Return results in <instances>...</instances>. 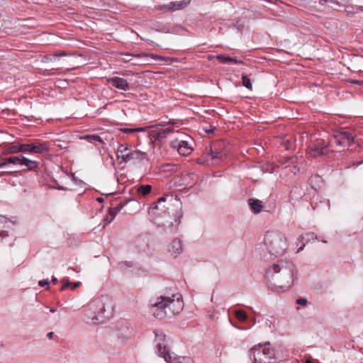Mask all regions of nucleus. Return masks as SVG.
Instances as JSON below:
<instances>
[{
    "label": "nucleus",
    "mask_w": 363,
    "mask_h": 363,
    "mask_svg": "<svg viewBox=\"0 0 363 363\" xmlns=\"http://www.w3.org/2000/svg\"><path fill=\"white\" fill-rule=\"evenodd\" d=\"M295 266L289 260L280 259L267 269L264 279L272 290H287L294 282Z\"/></svg>",
    "instance_id": "1"
},
{
    "label": "nucleus",
    "mask_w": 363,
    "mask_h": 363,
    "mask_svg": "<svg viewBox=\"0 0 363 363\" xmlns=\"http://www.w3.org/2000/svg\"><path fill=\"white\" fill-rule=\"evenodd\" d=\"M264 247L265 250L262 249L261 255L264 259L267 253L275 257L282 255L288 247L287 238L284 234L279 231H267L264 238V242L261 247Z\"/></svg>",
    "instance_id": "2"
},
{
    "label": "nucleus",
    "mask_w": 363,
    "mask_h": 363,
    "mask_svg": "<svg viewBox=\"0 0 363 363\" xmlns=\"http://www.w3.org/2000/svg\"><path fill=\"white\" fill-rule=\"evenodd\" d=\"M111 305L106 296H101L91 301L84 308L85 320L89 324L103 323L108 320L106 308Z\"/></svg>",
    "instance_id": "3"
},
{
    "label": "nucleus",
    "mask_w": 363,
    "mask_h": 363,
    "mask_svg": "<svg viewBox=\"0 0 363 363\" xmlns=\"http://www.w3.org/2000/svg\"><path fill=\"white\" fill-rule=\"evenodd\" d=\"M174 296V294L172 297L160 296L157 301L152 305V315L159 319L175 315L176 312L173 308L175 304Z\"/></svg>",
    "instance_id": "4"
},
{
    "label": "nucleus",
    "mask_w": 363,
    "mask_h": 363,
    "mask_svg": "<svg viewBox=\"0 0 363 363\" xmlns=\"http://www.w3.org/2000/svg\"><path fill=\"white\" fill-rule=\"evenodd\" d=\"M155 334L158 354L162 357L167 363H194L189 357H179L172 359L166 348V335L160 330L155 331Z\"/></svg>",
    "instance_id": "5"
},
{
    "label": "nucleus",
    "mask_w": 363,
    "mask_h": 363,
    "mask_svg": "<svg viewBox=\"0 0 363 363\" xmlns=\"http://www.w3.org/2000/svg\"><path fill=\"white\" fill-rule=\"evenodd\" d=\"M249 355L254 363H271V360L275 356V352L270 343L267 342L252 347Z\"/></svg>",
    "instance_id": "6"
},
{
    "label": "nucleus",
    "mask_w": 363,
    "mask_h": 363,
    "mask_svg": "<svg viewBox=\"0 0 363 363\" xmlns=\"http://www.w3.org/2000/svg\"><path fill=\"white\" fill-rule=\"evenodd\" d=\"M117 159L121 160L120 164L132 162L135 163L147 158V153L140 150H132L127 145H120L117 149Z\"/></svg>",
    "instance_id": "7"
},
{
    "label": "nucleus",
    "mask_w": 363,
    "mask_h": 363,
    "mask_svg": "<svg viewBox=\"0 0 363 363\" xmlns=\"http://www.w3.org/2000/svg\"><path fill=\"white\" fill-rule=\"evenodd\" d=\"M354 143V136L347 131H340L333 134L330 140V147H340L345 148Z\"/></svg>",
    "instance_id": "8"
},
{
    "label": "nucleus",
    "mask_w": 363,
    "mask_h": 363,
    "mask_svg": "<svg viewBox=\"0 0 363 363\" xmlns=\"http://www.w3.org/2000/svg\"><path fill=\"white\" fill-rule=\"evenodd\" d=\"M23 153L43 154L50 151V142L34 140L30 143H23Z\"/></svg>",
    "instance_id": "9"
},
{
    "label": "nucleus",
    "mask_w": 363,
    "mask_h": 363,
    "mask_svg": "<svg viewBox=\"0 0 363 363\" xmlns=\"http://www.w3.org/2000/svg\"><path fill=\"white\" fill-rule=\"evenodd\" d=\"M218 143L212 144L209 148L206 147L205 150V155L211 157V160H223L226 157V154L224 152L218 150Z\"/></svg>",
    "instance_id": "10"
},
{
    "label": "nucleus",
    "mask_w": 363,
    "mask_h": 363,
    "mask_svg": "<svg viewBox=\"0 0 363 363\" xmlns=\"http://www.w3.org/2000/svg\"><path fill=\"white\" fill-rule=\"evenodd\" d=\"M172 147L174 148H176L178 151V152L181 155L186 156L191 154L192 151V147L189 145L187 141L185 140H174L172 143Z\"/></svg>",
    "instance_id": "11"
},
{
    "label": "nucleus",
    "mask_w": 363,
    "mask_h": 363,
    "mask_svg": "<svg viewBox=\"0 0 363 363\" xmlns=\"http://www.w3.org/2000/svg\"><path fill=\"white\" fill-rule=\"evenodd\" d=\"M107 82L111 84L113 87L121 89L123 91H128L130 89V85L125 79L113 77L107 79Z\"/></svg>",
    "instance_id": "12"
},
{
    "label": "nucleus",
    "mask_w": 363,
    "mask_h": 363,
    "mask_svg": "<svg viewBox=\"0 0 363 363\" xmlns=\"http://www.w3.org/2000/svg\"><path fill=\"white\" fill-rule=\"evenodd\" d=\"M172 132V129L170 128H167L161 130H154L151 131L150 137L155 140L164 142L167 138V135Z\"/></svg>",
    "instance_id": "13"
},
{
    "label": "nucleus",
    "mask_w": 363,
    "mask_h": 363,
    "mask_svg": "<svg viewBox=\"0 0 363 363\" xmlns=\"http://www.w3.org/2000/svg\"><path fill=\"white\" fill-rule=\"evenodd\" d=\"M190 3V1H181L179 2H170L168 5L162 6V9H164L165 11H176L183 9L186 7Z\"/></svg>",
    "instance_id": "14"
},
{
    "label": "nucleus",
    "mask_w": 363,
    "mask_h": 363,
    "mask_svg": "<svg viewBox=\"0 0 363 363\" xmlns=\"http://www.w3.org/2000/svg\"><path fill=\"white\" fill-rule=\"evenodd\" d=\"M168 251L177 257L182 252V242L179 239H174L168 246Z\"/></svg>",
    "instance_id": "15"
},
{
    "label": "nucleus",
    "mask_w": 363,
    "mask_h": 363,
    "mask_svg": "<svg viewBox=\"0 0 363 363\" xmlns=\"http://www.w3.org/2000/svg\"><path fill=\"white\" fill-rule=\"evenodd\" d=\"M9 222L7 219L0 216V240H3L4 239L9 238V232L7 230L9 228Z\"/></svg>",
    "instance_id": "16"
},
{
    "label": "nucleus",
    "mask_w": 363,
    "mask_h": 363,
    "mask_svg": "<svg viewBox=\"0 0 363 363\" xmlns=\"http://www.w3.org/2000/svg\"><path fill=\"white\" fill-rule=\"evenodd\" d=\"M135 56L137 57H150L155 60H160L164 61L165 62L177 61V58L160 56V55H157L154 53H148V54L140 53V54L136 55Z\"/></svg>",
    "instance_id": "17"
},
{
    "label": "nucleus",
    "mask_w": 363,
    "mask_h": 363,
    "mask_svg": "<svg viewBox=\"0 0 363 363\" xmlns=\"http://www.w3.org/2000/svg\"><path fill=\"white\" fill-rule=\"evenodd\" d=\"M23 155L11 156L1 160L0 162V168L5 167L7 164H21Z\"/></svg>",
    "instance_id": "18"
},
{
    "label": "nucleus",
    "mask_w": 363,
    "mask_h": 363,
    "mask_svg": "<svg viewBox=\"0 0 363 363\" xmlns=\"http://www.w3.org/2000/svg\"><path fill=\"white\" fill-rule=\"evenodd\" d=\"M22 144L21 143H11L4 149V152L8 154L23 152Z\"/></svg>",
    "instance_id": "19"
},
{
    "label": "nucleus",
    "mask_w": 363,
    "mask_h": 363,
    "mask_svg": "<svg viewBox=\"0 0 363 363\" xmlns=\"http://www.w3.org/2000/svg\"><path fill=\"white\" fill-rule=\"evenodd\" d=\"M248 203L255 213H258L262 211V204L261 201L255 199H248Z\"/></svg>",
    "instance_id": "20"
},
{
    "label": "nucleus",
    "mask_w": 363,
    "mask_h": 363,
    "mask_svg": "<svg viewBox=\"0 0 363 363\" xmlns=\"http://www.w3.org/2000/svg\"><path fill=\"white\" fill-rule=\"evenodd\" d=\"M216 59L220 63H223V64H226V63H229V62H232L234 64L242 63V60H239L237 58L229 57V56H224V55H216Z\"/></svg>",
    "instance_id": "21"
},
{
    "label": "nucleus",
    "mask_w": 363,
    "mask_h": 363,
    "mask_svg": "<svg viewBox=\"0 0 363 363\" xmlns=\"http://www.w3.org/2000/svg\"><path fill=\"white\" fill-rule=\"evenodd\" d=\"M182 216H183V212L182 211V208H180L179 211H177V213L175 214V217H176L174 218L175 224L171 223V224L167 228L169 229V231L172 232V233L176 231L178 225L180 223V219L182 217Z\"/></svg>",
    "instance_id": "22"
},
{
    "label": "nucleus",
    "mask_w": 363,
    "mask_h": 363,
    "mask_svg": "<svg viewBox=\"0 0 363 363\" xmlns=\"http://www.w3.org/2000/svg\"><path fill=\"white\" fill-rule=\"evenodd\" d=\"M22 162L21 165L27 167V170H33L39 166V162L35 160H30L24 156L21 158Z\"/></svg>",
    "instance_id": "23"
},
{
    "label": "nucleus",
    "mask_w": 363,
    "mask_h": 363,
    "mask_svg": "<svg viewBox=\"0 0 363 363\" xmlns=\"http://www.w3.org/2000/svg\"><path fill=\"white\" fill-rule=\"evenodd\" d=\"M308 148V154L313 157L325 155V152H321L320 149L315 145V143L311 144Z\"/></svg>",
    "instance_id": "24"
},
{
    "label": "nucleus",
    "mask_w": 363,
    "mask_h": 363,
    "mask_svg": "<svg viewBox=\"0 0 363 363\" xmlns=\"http://www.w3.org/2000/svg\"><path fill=\"white\" fill-rule=\"evenodd\" d=\"M128 203V201H124V202H121L119 203L118 204H117L116 206L115 207H113V208H109L108 209V213L111 216H112V218H115L117 212L120 211L123 207L124 206Z\"/></svg>",
    "instance_id": "25"
},
{
    "label": "nucleus",
    "mask_w": 363,
    "mask_h": 363,
    "mask_svg": "<svg viewBox=\"0 0 363 363\" xmlns=\"http://www.w3.org/2000/svg\"><path fill=\"white\" fill-rule=\"evenodd\" d=\"M235 315L236 318L240 322H246L248 316L247 313L243 310H236L235 311Z\"/></svg>",
    "instance_id": "26"
},
{
    "label": "nucleus",
    "mask_w": 363,
    "mask_h": 363,
    "mask_svg": "<svg viewBox=\"0 0 363 363\" xmlns=\"http://www.w3.org/2000/svg\"><path fill=\"white\" fill-rule=\"evenodd\" d=\"M152 186L150 185H141L138 188V193L142 196H146L150 193Z\"/></svg>",
    "instance_id": "27"
},
{
    "label": "nucleus",
    "mask_w": 363,
    "mask_h": 363,
    "mask_svg": "<svg viewBox=\"0 0 363 363\" xmlns=\"http://www.w3.org/2000/svg\"><path fill=\"white\" fill-rule=\"evenodd\" d=\"M84 139H86L89 143H94L97 141L101 144H104L103 140L101 138L100 136L97 135H86L84 136Z\"/></svg>",
    "instance_id": "28"
},
{
    "label": "nucleus",
    "mask_w": 363,
    "mask_h": 363,
    "mask_svg": "<svg viewBox=\"0 0 363 363\" xmlns=\"http://www.w3.org/2000/svg\"><path fill=\"white\" fill-rule=\"evenodd\" d=\"M242 86H244L247 89L252 90V86L251 84V81H250V79L248 78V77L247 75L242 76Z\"/></svg>",
    "instance_id": "29"
},
{
    "label": "nucleus",
    "mask_w": 363,
    "mask_h": 363,
    "mask_svg": "<svg viewBox=\"0 0 363 363\" xmlns=\"http://www.w3.org/2000/svg\"><path fill=\"white\" fill-rule=\"evenodd\" d=\"M315 145L320 149L321 152H325L324 150L328 147L330 146L328 143H325L323 140H318L315 141Z\"/></svg>",
    "instance_id": "30"
},
{
    "label": "nucleus",
    "mask_w": 363,
    "mask_h": 363,
    "mask_svg": "<svg viewBox=\"0 0 363 363\" xmlns=\"http://www.w3.org/2000/svg\"><path fill=\"white\" fill-rule=\"evenodd\" d=\"M133 266L131 262L125 261L119 263V267L121 270L125 271L128 268L132 267Z\"/></svg>",
    "instance_id": "31"
},
{
    "label": "nucleus",
    "mask_w": 363,
    "mask_h": 363,
    "mask_svg": "<svg viewBox=\"0 0 363 363\" xmlns=\"http://www.w3.org/2000/svg\"><path fill=\"white\" fill-rule=\"evenodd\" d=\"M66 55H67V53L65 52H62L60 53H54L52 55H46L45 58L49 60H53L57 57H60L66 56Z\"/></svg>",
    "instance_id": "32"
},
{
    "label": "nucleus",
    "mask_w": 363,
    "mask_h": 363,
    "mask_svg": "<svg viewBox=\"0 0 363 363\" xmlns=\"http://www.w3.org/2000/svg\"><path fill=\"white\" fill-rule=\"evenodd\" d=\"M208 157L206 156V155H205V152H204L203 155L201 157L197 159V163L198 164H206V163L208 162Z\"/></svg>",
    "instance_id": "33"
},
{
    "label": "nucleus",
    "mask_w": 363,
    "mask_h": 363,
    "mask_svg": "<svg viewBox=\"0 0 363 363\" xmlns=\"http://www.w3.org/2000/svg\"><path fill=\"white\" fill-rule=\"evenodd\" d=\"M62 281H63L65 283L60 288V291H64V290L67 289L68 287H71L72 282H70L67 278H64L62 280Z\"/></svg>",
    "instance_id": "34"
},
{
    "label": "nucleus",
    "mask_w": 363,
    "mask_h": 363,
    "mask_svg": "<svg viewBox=\"0 0 363 363\" xmlns=\"http://www.w3.org/2000/svg\"><path fill=\"white\" fill-rule=\"evenodd\" d=\"M303 236H305V239H306V242H308L311 240H313V239L316 238V236L315 235V234L313 233H306L305 235H303Z\"/></svg>",
    "instance_id": "35"
},
{
    "label": "nucleus",
    "mask_w": 363,
    "mask_h": 363,
    "mask_svg": "<svg viewBox=\"0 0 363 363\" xmlns=\"http://www.w3.org/2000/svg\"><path fill=\"white\" fill-rule=\"evenodd\" d=\"M166 199L164 197H160L156 202L153 203L154 208L156 209H160L159 204H160L162 202H165Z\"/></svg>",
    "instance_id": "36"
},
{
    "label": "nucleus",
    "mask_w": 363,
    "mask_h": 363,
    "mask_svg": "<svg viewBox=\"0 0 363 363\" xmlns=\"http://www.w3.org/2000/svg\"><path fill=\"white\" fill-rule=\"evenodd\" d=\"M328 2H330L332 4L339 5V3L337 1H334V0H319V3L320 4H325L328 3Z\"/></svg>",
    "instance_id": "37"
},
{
    "label": "nucleus",
    "mask_w": 363,
    "mask_h": 363,
    "mask_svg": "<svg viewBox=\"0 0 363 363\" xmlns=\"http://www.w3.org/2000/svg\"><path fill=\"white\" fill-rule=\"evenodd\" d=\"M114 218H112L109 214L106 216V218L104 219V225L109 224Z\"/></svg>",
    "instance_id": "38"
},
{
    "label": "nucleus",
    "mask_w": 363,
    "mask_h": 363,
    "mask_svg": "<svg viewBox=\"0 0 363 363\" xmlns=\"http://www.w3.org/2000/svg\"><path fill=\"white\" fill-rule=\"evenodd\" d=\"M296 303L301 306H306L307 304V300L303 298H298L296 301Z\"/></svg>",
    "instance_id": "39"
},
{
    "label": "nucleus",
    "mask_w": 363,
    "mask_h": 363,
    "mask_svg": "<svg viewBox=\"0 0 363 363\" xmlns=\"http://www.w3.org/2000/svg\"><path fill=\"white\" fill-rule=\"evenodd\" d=\"M49 284H50V282H49L48 279L40 280L38 282L39 286L41 287H44L45 286H49Z\"/></svg>",
    "instance_id": "40"
},
{
    "label": "nucleus",
    "mask_w": 363,
    "mask_h": 363,
    "mask_svg": "<svg viewBox=\"0 0 363 363\" xmlns=\"http://www.w3.org/2000/svg\"><path fill=\"white\" fill-rule=\"evenodd\" d=\"M134 128H121L120 130L124 133H134Z\"/></svg>",
    "instance_id": "41"
},
{
    "label": "nucleus",
    "mask_w": 363,
    "mask_h": 363,
    "mask_svg": "<svg viewBox=\"0 0 363 363\" xmlns=\"http://www.w3.org/2000/svg\"><path fill=\"white\" fill-rule=\"evenodd\" d=\"M80 285H81V282H79V281H77V282H74V283L72 282L71 288H72V289H75L77 287H79Z\"/></svg>",
    "instance_id": "42"
},
{
    "label": "nucleus",
    "mask_w": 363,
    "mask_h": 363,
    "mask_svg": "<svg viewBox=\"0 0 363 363\" xmlns=\"http://www.w3.org/2000/svg\"><path fill=\"white\" fill-rule=\"evenodd\" d=\"M147 128V127H144V128H134V133H136V132H142V131H145L146 129Z\"/></svg>",
    "instance_id": "43"
},
{
    "label": "nucleus",
    "mask_w": 363,
    "mask_h": 363,
    "mask_svg": "<svg viewBox=\"0 0 363 363\" xmlns=\"http://www.w3.org/2000/svg\"><path fill=\"white\" fill-rule=\"evenodd\" d=\"M304 240H306L305 239V236H303V235H301L298 238V241L299 242H303Z\"/></svg>",
    "instance_id": "44"
},
{
    "label": "nucleus",
    "mask_w": 363,
    "mask_h": 363,
    "mask_svg": "<svg viewBox=\"0 0 363 363\" xmlns=\"http://www.w3.org/2000/svg\"><path fill=\"white\" fill-rule=\"evenodd\" d=\"M215 130H216V128L213 127V128H209V130L206 129V130H205V131L207 133H213Z\"/></svg>",
    "instance_id": "45"
},
{
    "label": "nucleus",
    "mask_w": 363,
    "mask_h": 363,
    "mask_svg": "<svg viewBox=\"0 0 363 363\" xmlns=\"http://www.w3.org/2000/svg\"><path fill=\"white\" fill-rule=\"evenodd\" d=\"M51 282H52L53 284H56L58 282V280H57V279L56 277H52Z\"/></svg>",
    "instance_id": "46"
},
{
    "label": "nucleus",
    "mask_w": 363,
    "mask_h": 363,
    "mask_svg": "<svg viewBox=\"0 0 363 363\" xmlns=\"http://www.w3.org/2000/svg\"><path fill=\"white\" fill-rule=\"evenodd\" d=\"M48 337L50 338V339H52L54 336V333L53 332H50L48 333Z\"/></svg>",
    "instance_id": "47"
},
{
    "label": "nucleus",
    "mask_w": 363,
    "mask_h": 363,
    "mask_svg": "<svg viewBox=\"0 0 363 363\" xmlns=\"http://www.w3.org/2000/svg\"><path fill=\"white\" fill-rule=\"evenodd\" d=\"M96 201L99 202V203H103L104 201V199L101 198V197H99L96 199Z\"/></svg>",
    "instance_id": "48"
},
{
    "label": "nucleus",
    "mask_w": 363,
    "mask_h": 363,
    "mask_svg": "<svg viewBox=\"0 0 363 363\" xmlns=\"http://www.w3.org/2000/svg\"><path fill=\"white\" fill-rule=\"evenodd\" d=\"M305 247V244H303L297 250V252H300L301 251H302L303 250Z\"/></svg>",
    "instance_id": "49"
},
{
    "label": "nucleus",
    "mask_w": 363,
    "mask_h": 363,
    "mask_svg": "<svg viewBox=\"0 0 363 363\" xmlns=\"http://www.w3.org/2000/svg\"><path fill=\"white\" fill-rule=\"evenodd\" d=\"M55 311H56V309H55V308H51L50 309V311L51 313H54V312H55Z\"/></svg>",
    "instance_id": "50"
},
{
    "label": "nucleus",
    "mask_w": 363,
    "mask_h": 363,
    "mask_svg": "<svg viewBox=\"0 0 363 363\" xmlns=\"http://www.w3.org/2000/svg\"><path fill=\"white\" fill-rule=\"evenodd\" d=\"M9 174V172H1V173H0V175H4V174Z\"/></svg>",
    "instance_id": "51"
},
{
    "label": "nucleus",
    "mask_w": 363,
    "mask_h": 363,
    "mask_svg": "<svg viewBox=\"0 0 363 363\" xmlns=\"http://www.w3.org/2000/svg\"><path fill=\"white\" fill-rule=\"evenodd\" d=\"M57 146L61 149L65 148V147H63L62 145H58Z\"/></svg>",
    "instance_id": "52"
}]
</instances>
